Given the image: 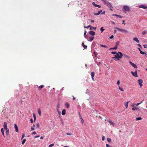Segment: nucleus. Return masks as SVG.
Segmentation results:
<instances>
[{
  "label": "nucleus",
  "mask_w": 147,
  "mask_h": 147,
  "mask_svg": "<svg viewBox=\"0 0 147 147\" xmlns=\"http://www.w3.org/2000/svg\"><path fill=\"white\" fill-rule=\"evenodd\" d=\"M104 4L109 8L110 10L113 11V9H112V8H113V7L111 4L109 2L107 1Z\"/></svg>",
  "instance_id": "f257e3e1"
},
{
  "label": "nucleus",
  "mask_w": 147,
  "mask_h": 147,
  "mask_svg": "<svg viewBox=\"0 0 147 147\" xmlns=\"http://www.w3.org/2000/svg\"><path fill=\"white\" fill-rule=\"evenodd\" d=\"M116 55L118 58V60L119 61L120 59L122 58L123 55L122 53L120 52H118L116 53Z\"/></svg>",
  "instance_id": "f03ea898"
},
{
  "label": "nucleus",
  "mask_w": 147,
  "mask_h": 147,
  "mask_svg": "<svg viewBox=\"0 0 147 147\" xmlns=\"http://www.w3.org/2000/svg\"><path fill=\"white\" fill-rule=\"evenodd\" d=\"M129 8L128 6L124 5L123 6V11H128L129 10Z\"/></svg>",
  "instance_id": "7ed1b4c3"
},
{
  "label": "nucleus",
  "mask_w": 147,
  "mask_h": 147,
  "mask_svg": "<svg viewBox=\"0 0 147 147\" xmlns=\"http://www.w3.org/2000/svg\"><path fill=\"white\" fill-rule=\"evenodd\" d=\"M85 38L88 40L90 42L93 40L94 38L93 37H91L89 36H85Z\"/></svg>",
  "instance_id": "20e7f679"
},
{
  "label": "nucleus",
  "mask_w": 147,
  "mask_h": 147,
  "mask_svg": "<svg viewBox=\"0 0 147 147\" xmlns=\"http://www.w3.org/2000/svg\"><path fill=\"white\" fill-rule=\"evenodd\" d=\"M116 28L117 29L119 30V31L122 32H123L124 33H126L128 32V31L125 29H121V28H119L117 27H116Z\"/></svg>",
  "instance_id": "39448f33"
},
{
  "label": "nucleus",
  "mask_w": 147,
  "mask_h": 147,
  "mask_svg": "<svg viewBox=\"0 0 147 147\" xmlns=\"http://www.w3.org/2000/svg\"><path fill=\"white\" fill-rule=\"evenodd\" d=\"M131 73L132 75L135 77H137L138 76L137 73V71H136L135 72L133 71H131Z\"/></svg>",
  "instance_id": "423d86ee"
},
{
  "label": "nucleus",
  "mask_w": 147,
  "mask_h": 147,
  "mask_svg": "<svg viewBox=\"0 0 147 147\" xmlns=\"http://www.w3.org/2000/svg\"><path fill=\"white\" fill-rule=\"evenodd\" d=\"M129 63L134 68H137V66L134 63H133L132 62H131L130 61H129Z\"/></svg>",
  "instance_id": "0eeeda50"
},
{
  "label": "nucleus",
  "mask_w": 147,
  "mask_h": 147,
  "mask_svg": "<svg viewBox=\"0 0 147 147\" xmlns=\"http://www.w3.org/2000/svg\"><path fill=\"white\" fill-rule=\"evenodd\" d=\"M98 59H99L100 58L98 57V58H97L96 60H95V62L96 64L98 66H99L100 64V61H98L97 60Z\"/></svg>",
  "instance_id": "6e6552de"
},
{
  "label": "nucleus",
  "mask_w": 147,
  "mask_h": 147,
  "mask_svg": "<svg viewBox=\"0 0 147 147\" xmlns=\"http://www.w3.org/2000/svg\"><path fill=\"white\" fill-rule=\"evenodd\" d=\"M107 121L110 123L113 126L115 125V124L114 122H113L110 119H109L107 120Z\"/></svg>",
  "instance_id": "1a4fd4ad"
},
{
  "label": "nucleus",
  "mask_w": 147,
  "mask_h": 147,
  "mask_svg": "<svg viewBox=\"0 0 147 147\" xmlns=\"http://www.w3.org/2000/svg\"><path fill=\"white\" fill-rule=\"evenodd\" d=\"M14 128L15 129V131L16 132H18V126H17V125H16V124H14Z\"/></svg>",
  "instance_id": "9d476101"
},
{
  "label": "nucleus",
  "mask_w": 147,
  "mask_h": 147,
  "mask_svg": "<svg viewBox=\"0 0 147 147\" xmlns=\"http://www.w3.org/2000/svg\"><path fill=\"white\" fill-rule=\"evenodd\" d=\"M92 4L95 7H97L99 8L101 7V6L100 5H97L94 2H93L92 3Z\"/></svg>",
  "instance_id": "9b49d317"
},
{
  "label": "nucleus",
  "mask_w": 147,
  "mask_h": 147,
  "mask_svg": "<svg viewBox=\"0 0 147 147\" xmlns=\"http://www.w3.org/2000/svg\"><path fill=\"white\" fill-rule=\"evenodd\" d=\"M79 115L80 117V118L81 119V123L82 124H83L84 122V121L83 120V119L82 118V116L80 115V112L79 113Z\"/></svg>",
  "instance_id": "f8f14e48"
},
{
  "label": "nucleus",
  "mask_w": 147,
  "mask_h": 147,
  "mask_svg": "<svg viewBox=\"0 0 147 147\" xmlns=\"http://www.w3.org/2000/svg\"><path fill=\"white\" fill-rule=\"evenodd\" d=\"M139 7L144 9H146L147 8V7L144 5H140L139 6Z\"/></svg>",
  "instance_id": "ddd939ff"
},
{
  "label": "nucleus",
  "mask_w": 147,
  "mask_h": 147,
  "mask_svg": "<svg viewBox=\"0 0 147 147\" xmlns=\"http://www.w3.org/2000/svg\"><path fill=\"white\" fill-rule=\"evenodd\" d=\"M91 76H92V80H93V81H94V72H91Z\"/></svg>",
  "instance_id": "4468645a"
},
{
  "label": "nucleus",
  "mask_w": 147,
  "mask_h": 147,
  "mask_svg": "<svg viewBox=\"0 0 147 147\" xmlns=\"http://www.w3.org/2000/svg\"><path fill=\"white\" fill-rule=\"evenodd\" d=\"M133 40L135 41L137 43H139L140 42V41L139 40H138V39L137 37H134L133 39Z\"/></svg>",
  "instance_id": "2eb2a0df"
},
{
  "label": "nucleus",
  "mask_w": 147,
  "mask_h": 147,
  "mask_svg": "<svg viewBox=\"0 0 147 147\" xmlns=\"http://www.w3.org/2000/svg\"><path fill=\"white\" fill-rule=\"evenodd\" d=\"M89 34L92 36H94L95 34V33L94 32H93L92 31H90L89 32Z\"/></svg>",
  "instance_id": "dca6fc26"
},
{
  "label": "nucleus",
  "mask_w": 147,
  "mask_h": 147,
  "mask_svg": "<svg viewBox=\"0 0 147 147\" xmlns=\"http://www.w3.org/2000/svg\"><path fill=\"white\" fill-rule=\"evenodd\" d=\"M7 123H6V122H4V125H3V127L4 128V129L7 128Z\"/></svg>",
  "instance_id": "f3484780"
},
{
  "label": "nucleus",
  "mask_w": 147,
  "mask_h": 147,
  "mask_svg": "<svg viewBox=\"0 0 147 147\" xmlns=\"http://www.w3.org/2000/svg\"><path fill=\"white\" fill-rule=\"evenodd\" d=\"M113 16H116L120 18H122V17L120 15L113 14Z\"/></svg>",
  "instance_id": "a211bd4d"
},
{
  "label": "nucleus",
  "mask_w": 147,
  "mask_h": 147,
  "mask_svg": "<svg viewBox=\"0 0 147 147\" xmlns=\"http://www.w3.org/2000/svg\"><path fill=\"white\" fill-rule=\"evenodd\" d=\"M138 83L139 84H142L143 83V80L141 79H139L138 80Z\"/></svg>",
  "instance_id": "6ab92c4d"
},
{
  "label": "nucleus",
  "mask_w": 147,
  "mask_h": 147,
  "mask_svg": "<svg viewBox=\"0 0 147 147\" xmlns=\"http://www.w3.org/2000/svg\"><path fill=\"white\" fill-rule=\"evenodd\" d=\"M1 132L4 137H5L4 134V130L3 128H2L1 129Z\"/></svg>",
  "instance_id": "aec40b11"
},
{
  "label": "nucleus",
  "mask_w": 147,
  "mask_h": 147,
  "mask_svg": "<svg viewBox=\"0 0 147 147\" xmlns=\"http://www.w3.org/2000/svg\"><path fill=\"white\" fill-rule=\"evenodd\" d=\"M66 110L65 109H63V110L62 112V114L63 115H64L65 114Z\"/></svg>",
  "instance_id": "412c9836"
},
{
  "label": "nucleus",
  "mask_w": 147,
  "mask_h": 147,
  "mask_svg": "<svg viewBox=\"0 0 147 147\" xmlns=\"http://www.w3.org/2000/svg\"><path fill=\"white\" fill-rule=\"evenodd\" d=\"M129 102V101H128L126 103H125L124 105L126 108H127L128 106V104Z\"/></svg>",
  "instance_id": "4be33fe9"
},
{
  "label": "nucleus",
  "mask_w": 147,
  "mask_h": 147,
  "mask_svg": "<svg viewBox=\"0 0 147 147\" xmlns=\"http://www.w3.org/2000/svg\"><path fill=\"white\" fill-rule=\"evenodd\" d=\"M82 46H83V47H84L85 49H87V46H86V45H84V43L82 42Z\"/></svg>",
  "instance_id": "5701e85b"
},
{
  "label": "nucleus",
  "mask_w": 147,
  "mask_h": 147,
  "mask_svg": "<svg viewBox=\"0 0 147 147\" xmlns=\"http://www.w3.org/2000/svg\"><path fill=\"white\" fill-rule=\"evenodd\" d=\"M5 129L6 130L7 134L8 135V134H9V129L8 128H7Z\"/></svg>",
  "instance_id": "b1692460"
},
{
  "label": "nucleus",
  "mask_w": 147,
  "mask_h": 147,
  "mask_svg": "<svg viewBox=\"0 0 147 147\" xmlns=\"http://www.w3.org/2000/svg\"><path fill=\"white\" fill-rule=\"evenodd\" d=\"M117 47L115 46V47H114V48H111L110 49V50H111V49H114V50H116L117 49Z\"/></svg>",
  "instance_id": "393cba45"
},
{
  "label": "nucleus",
  "mask_w": 147,
  "mask_h": 147,
  "mask_svg": "<svg viewBox=\"0 0 147 147\" xmlns=\"http://www.w3.org/2000/svg\"><path fill=\"white\" fill-rule=\"evenodd\" d=\"M26 141V139H24L22 142V144H24Z\"/></svg>",
  "instance_id": "a878e982"
},
{
  "label": "nucleus",
  "mask_w": 147,
  "mask_h": 147,
  "mask_svg": "<svg viewBox=\"0 0 147 147\" xmlns=\"http://www.w3.org/2000/svg\"><path fill=\"white\" fill-rule=\"evenodd\" d=\"M142 119V118L141 117H139L136 118V121H138L141 120Z\"/></svg>",
  "instance_id": "bb28decb"
},
{
  "label": "nucleus",
  "mask_w": 147,
  "mask_h": 147,
  "mask_svg": "<svg viewBox=\"0 0 147 147\" xmlns=\"http://www.w3.org/2000/svg\"><path fill=\"white\" fill-rule=\"evenodd\" d=\"M113 59H116L117 60H118V57H117V56L116 55H115V57H112Z\"/></svg>",
  "instance_id": "cd10ccee"
},
{
  "label": "nucleus",
  "mask_w": 147,
  "mask_h": 147,
  "mask_svg": "<svg viewBox=\"0 0 147 147\" xmlns=\"http://www.w3.org/2000/svg\"><path fill=\"white\" fill-rule=\"evenodd\" d=\"M65 105L66 106V107L67 108H68L69 107V105L68 103H66Z\"/></svg>",
  "instance_id": "c85d7f7f"
},
{
  "label": "nucleus",
  "mask_w": 147,
  "mask_h": 147,
  "mask_svg": "<svg viewBox=\"0 0 147 147\" xmlns=\"http://www.w3.org/2000/svg\"><path fill=\"white\" fill-rule=\"evenodd\" d=\"M100 46L102 47L106 48H107V46L105 45H100Z\"/></svg>",
  "instance_id": "c756f323"
},
{
  "label": "nucleus",
  "mask_w": 147,
  "mask_h": 147,
  "mask_svg": "<svg viewBox=\"0 0 147 147\" xmlns=\"http://www.w3.org/2000/svg\"><path fill=\"white\" fill-rule=\"evenodd\" d=\"M35 127V125L34 124H33V127H32L31 128V129L32 130H34V127Z\"/></svg>",
  "instance_id": "7c9ffc66"
},
{
  "label": "nucleus",
  "mask_w": 147,
  "mask_h": 147,
  "mask_svg": "<svg viewBox=\"0 0 147 147\" xmlns=\"http://www.w3.org/2000/svg\"><path fill=\"white\" fill-rule=\"evenodd\" d=\"M38 113L40 116H41V111L40 109H39L38 110Z\"/></svg>",
  "instance_id": "2f4dec72"
},
{
  "label": "nucleus",
  "mask_w": 147,
  "mask_h": 147,
  "mask_svg": "<svg viewBox=\"0 0 147 147\" xmlns=\"http://www.w3.org/2000/svg\"><path fill=\"white\" fill-rule=\"evenodd\" d=\"M91 27H92V26H90V25H89L87 27H86L85 26L84 27V28H88L89 27H90V30H92V29L91 28Z\"/></svg>",
  "instance_id": "473e14b6"
},
{
  "label": "nucleus",
  "mask_w": 147,
  "mask_h": 147,
  "mask_svg": "<svg viewBox=\"0 0 147 147\" xmlns=\"http://www.w3.org/2000/svg\"><path fill=\"white\" fill-rule=\"evenodd\" d=\"M147 32V31L146 30L144 31L142 33V34L143 35L145 34Z\"/></svg>",
  "instance_id": "72a5a7b5"
},
{
  "label": "nucleus",
  "mask_w": 147,
  "mask_h": 147,
  "mask_svg": "<svg viewBox=\"0 0 147 147\" xmlns=\"http://www.w3.org/2000/svg\"><path fill=\"white\" fill-rule=\"evenodd\" d=\"M107 141L109 142H110L111 141V139L109 138H108L107 139Z\"/></svg>",
  "instance_id": "f704fd0d"
},
{
  "label": "nucleus",
  "mask_w": 147,
  "mask_h": 147,
  "mask_svg": "<svg viewBox=\"0 0 147 147\" xmlns=\"http://www.w3.org/2000/svg\"><path fill=\"white\" fill-rule=\"evenodd\" d=\"M44 87V86L43 85H41L39 86L38 87L39 88H42Z\"/></svg>",
  "instance_id": "c9c22d12"
},
{
  "label": "nucleus",
  "mask_w": 147,
  "mask_h": 147,
  "mask_svg": "<svg viewBox=\"0 0 147 147\" xmlns=\"http://www.w3.org/2000/svg\"><path fill=\"white\" fill-rule=\"evenodd\" d=\"M119 90L123 92L124 91V90H123V89L122 88H121L120 87H119Z\"/></svg>",
  "instance_id": "e433bc0d"
},
{
  "label": "nucleus",
  "mask_w": 147,
  "mask_h": 147,
  "mask_svg": "<svg viewBox=\"0 0 147 147\" xmlns=\"http://www.w3.org/2000/svg\"><path fill=\"white\" fill-rule=\"evenodd\" d=\"M119 41H117L116 42V46H116L117 47V46H118V45H119Z\"/></svg>",
  "instance_id": "4c0bfd02"
},
{
  "label": "nucleus",
  "mask_w": 147,
  "mask_h": 147,
  "mask_svg": "<svg viewBox=\"0 0 147 147\" xmlns=\"http://www.w3.org/2000/svg\"><path fill=\"white\" fill-rule=\"evenodd\" d=\"M100 30L101 32L102 33L103 32V31L104 30V29H103V27H102L100 28Z\"/></svg>",
  "instance_id": "58836bf2"
},
{
  "label": "nucleus",
  "mask_w": 147,
  "mask_h": 147,
  "mask_svg": "<svg viewBox=\"0 0 147 147\" xmlns=\"http://www.w3.org/2000/svg\"><path fill=\"white\" fill-rule=\"evenodd\" d=\"M140 53L142 55H144L145 54V53L144 52L142 51H140Z\"/></svg>",
  "instance_id": "ea45409f"
},
{
  "label": "nucleus",
  "mask_w": 147,
  "mask_h": 147,
  "mask_svg": "<svg viewBox=\"0 0 147 147\" xmlns=\"http://www.w3.org/2000/svg\"><path fill=\"white\" fill-rule=\"evenodd\" d=\"M138 108L137 107H135V108H132V109L133 110V111H134L136 109H138Z\"/></svg>",
  "instance_id": "a19ab883"
},
{
  "label": "nucleus",
  "mask_w": 147,
  "mask_h": 147,
  "mask_svg": "<svg viewBox=\"0 0 147 147\" xmlns=\"http://www.w3.org/2000/svg\"><path fill=\"white\" fill-rule=\"evenodd\" d=\"M120 81H119V80H118L117 81V84L119 86V84H120Z\"/></svg>",
  "instance_id": "79ce46f5"
},
{
  "label": "nucleus",
  "mask_w": 147,
  "mask_h": 147,
  "mask_svg": "<svg viewBox=\"0 0 147 147\" xmlns=\"http://www.w3.org/2000/svg\"><path fill=\"white\" fill-rule=\"evenodd\" d=\"M36 126L37 127L39 128V123H38L36 124Z\"/></svg>",
  "instance_id": "37998d69"
},
{
  "label": "nucleus",
  "mask_w": 147,
  "mask_h": 147,
  "mask_svg": "<svg viewBox=\"0 0 147 147\" xmlns=\"http://www.w3.org/2000/svg\"><path fill=\"white\" fill-rule=\"evenodd\" d=\"M54 144H50L49 145V147H52L54 145Z\"/></svg>",
  "instance_id": "c03bdc74"
},
{
  "label": "nucleus",
  "mask_w": 147,
  "mask_h": 147,
  "mask_svg": "<svg viewBox=\"0 0 147 147\" xmlns=\"http://www.w3.org/2000/svg\"><path fill=\"white\" fill-rule=\"evenodd\" d=\"M111 53L112 54H116V52L115 51H112L111 52Z\"/></svg>",
  "instance_id": "a18cd8bd"
},
{
  "label": "nucleus",
  "mask_w": 147,
  "mask_h": 147,
  "mask_svg": "<svg viewBox=\"0 0 147 147\" xmlns=\"http://www.w3.org/2000/svg\"><path fill=\"white\" fill-rule=\"evenodd\" d=\"M143 46L145 48H146L147 47V45L146 44L144 45Z\"/></svg>",
  "instance_id": "49530a36"
},
{
  "label": "nucleus",
  "mask_w": 147,
  "mask_h": 147,
  "mask_svg": "<svg viewBox=\"0 0 147 147\" xmlns=\"http://www.w3.org/2000/svg\"><path fill=\"white\" fill-rule=\"evenodd\" d=\"M102 11V10H100V11H99L98 12V13L100 14V13H101V12Z\"/></svg>",
  "instance_id": "de8ad7c7"
},
{
  "label": "nucleus",
  "mask_w": 147,
  "mask_h": 147,
  "mask_svg": "<svg viewBox=\"0 0 147 147\" xmlns=\"http://www.w3.org/2000/svg\"><path fill=\"white\" fill-rule=\"evenodd\" d=\"M87 32L86 31H84V36L85 37L86 36V34Z\"/></svg>",
  "instance_id": "09e8293b"
},
{
  "label": "nucleus",
  "mask_w": 147,
  "mask_h": 147,
  "mask_svg": "<svg viewBox=\"0 0 147 147\" xmlns=\"http://www.w3.org/2000/svg\"><path fill=\"white\" fill-rule=\"evenodd\" d=\"M106 145L107 147H110V146L107 144H106Z\"/></svg>",
  "instance_id": "8fccbe9b"
},
{
  "label": "nucleus",
  "mask_w": 147,
  "mask_h": 147,
  "mask_svg": "<svg viewBox=\"0 0 147 147\" xmlns=\"http://www.w3.org/2000/svg\"><path fill=\"white\" fill-rule=\"evenodd\" d=\"M114 38V36L113 35L111 36L110 37V39H112Z\"/></svg>",
  "instance_id": "3c124183"
},
{
  "label": "nucleus",
  "mask_w": 147,
  "mask_h": 147,
  "mask_svg": "<svg viewBox=\"0 0 147 147\" xmlns=\"http://www.w3.org/2000/svg\"><path fill=\"white\" fill-rule=\"evenodd\" d=\"M33 115L34 117V121L36 120V117L34 114Z\"/></svg>",
  "instance_id": "603ef678"
},
{
  "label": "nucleus",
  "mask_w": 147,
  "mask_h": 147,
  "mask_svg": "<svg viewBox=\"0 0 147 147\" xmlns=\"http://www.w3.org/2000/svg\"><path fill=\"white\" fill-rule=\"evenodd\" d=\"M103 2L104 4L107 1L106 0H101Z\"/></svg>",
  "instance_id": "864d4df0"
},
{
  "label": "nucleus",
  "mask_w": 147,
  "mask_h": 147,
  "mask_svg": "<svg viewBox=\"0 0 147 147\" xmlns=\"http://www.w3.org/2000/svg\"><path fill=\"white\" fill-rule=\"evenodd\" d=\"M103 2L104 4L107 1L106 0H101Z\"/></svg>",
  "instance_id": "5fc2aeb1"
},
{
  "label": "nucleus",
  "mask_w": 147,
  "mask_h": 147,
  "mask_svg": "<svg viewBox=\"0 0 147 147\" xmlns=\"http://www.w3.org/2000/svg\"><path fill=\"white\" fill-rule=\"evenodd\" d=\"M24 137H25L24 135V134H23L22 136L21 139L22 140Z\"/></svg>",
  "instance_id": "6e6d98bb"
},
{
  "label": "nucleus",
  "mask_w": 147,
  "mask_h": 147,
  "mask_svg": "<svg viewBox=\"0 0 147 147\" xmlns=\"http://www.w3.org/2000/svg\"><path fill=\"white\" fill-rule=\"evenodd\" d=\"M94 14L95 15H96V16H97V15H99V14L98 13H94Z\"/></svg>",
  "instance_id": "4d7b16f0"
},
{
  "label": "nucleus",
  "mask_w": 147,
  "mask_h": 147,
  "mask_svg": "<svg viewBox=\"0 0 147 147\" xmlns=\"http://www.w3.org/2000/svg\"><path fill=\"white\" fill-rule=\"evenodd\" d=\"M138 46L139 47H140V48H142V46H141V45L140 44H138Z\"/></svg>",
  "instance_id": "13d9d810"
},
{
  "label": "nucleus",
  "mask_w": 147,
  "mask_h": 147,
  "mask_svg": "<svg viewBox=\"0 0 147 147\" xmlns=\"http://www.w3.org/2000/svg\"><path fill=\"white\" fill-rule=\"evenodd\" d=\"M32 135H34L36 134V132L35 131H34L32 133Z\"/></svg>",
  "instance_id": "bf43d9fd"
},
{
  "label": "nucleus",
  "mask_w": 147,
  "mask_h": 147,
  "mask_svg": "<svg viewBox=\"0 0 147 147\" xmlns=\"http://www.w3.org/2000/svg\"><path fill=\"white\" fill-rule=\"evenodd\" d=\"M91 28L92 29H96V27H92V26L91 27Z\"/></svg>",
  "instance_id": "052dcab7"
},
{
  "label": "nucleus",
  "mask_w": 147,
  "mask_h": 147,
  "mask_svg": "<svg viewBox=\"0 0 147 147\" xmlns=\"http://www.w3.org/2000/svg\"><path fill=\"white\" fill-rule=\"evenodd\" d=\"M105 139V137L104 136H103L102 138V140L103 141Z\"/></svg>",
  "instance_id": "680f3d73"
},
{
  "label": "nucleus",
  "mask_w": 147,
  "mask_h": 147,
  "mask_svg": "<svg viewBox=\"0 0 147 147\" xmlns=\"http://www.w3.org/2000/svg\"><path fill=\"white\" fill-rule=\"evenodd\" d=\"M39 136H34V138H38L39 137Z\"/></svg>",
  "instance_id": "e2e57ef3"
},
{
  "label": "nucleus",
  "mask_w": 147,
  "mask_h": 147,
  "mask_svg": "<svg viewBox=\"0 0 147 147\" xmlns=\"http://www.w3.org/2000/svg\"><path fill=\"white\" fill-rule=\"evenodd\" d=\"M124 56H125V57H129V56L127 55H124Z\"/></svg>",
  "instance_id": "0e129e2a"
},
{
  "label": "nucleus",
  "mask_w": 147,
  "mask_h": 147,
  "mask_svg": "<svg viewBox=\"0 0 147 147\" xmlns=\"http://www.w3.org/2000/svg\"><path fill=\"white\" fill-rule=\"evenodd\" d=\"M140 104V103H138L136 105V106H138Z\"/></svg>",
  "instance_id": "69168bd1"
},
{
  "label": "nucleus",
  "mask_w": 147,
  "mask_h": 147,
  "mask_svg": "<svg viewBox=\"0 0 147 147\" xmlns=\"http://www.w3.org/2000/svg\"><path fill=\"white\" fill-rule=\"evenodd\" d=\"M30 121L31 122V123H33V119H30Z\"/></svg>",
  "instance_id": "338daca9"
},
{
  "label": "nucleus",
  "mask_w": 147,
  "mask_h": 147,
  "mask_svg": "<svg viewBox=\"0 0 147 147\" xmlns=\"http://www.w3.org/2000/svg\"><path fill=\"white\" fill-rule=\"evenodd\" d=\"M112 24H115V22H111Z\"/></svg>",
  "instance_id": "774afa93"
}]
</instances>
